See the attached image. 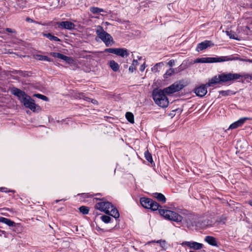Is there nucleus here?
I'll use <instances>...</instances> for the list:
<instances>
[{"instance_id":"1","label":"nucleus","mask_w":252,"mask_h":252,"mask_svg":"<svg viewBox=\"0 0 252 252\" xmlns=\"http://www.w3.org/2000/svg\"><path fill=\"white\" fill-rule=\"evenodd\" d=\"M12 93L18 97L19 99L26 107L29 108L32 111L34 112L36 107H39L34 103L33 99L20 89L14 88L12 90Z\"/></svg>"},{"instance_id":"2","label":"nucleus","mask_w":252,"mask_h":252,"mask_svg":"<svg viewBox=\"0 0 252 252\" xmlns=\"http://www.w3.org/2000/svg\"><path fill=\"white\" fill-rule=\"evenodd\" d=\"M100 202L97 203L95 205V208L104 212L106 214H108L117 219L119 218L120 214L118 210L115 208L110 202L106 201L104 198L99 199Z\"/></svg>"},{"instance_id":"3","label":"nucleus","mask_w":252,"mask_h":252,"mask_svg":"<svg viewBox=\"0 0 252 252\" xmlns=\"http://www.w3.org/2000/svg\"><path fill=\"white\" fill-rule=\"evenodd\" d=\"M152 95L155 103L159 106L166 107L168 105L169 101L163 90L158 89L154 90Z\"/></svg>"},{"instance_id":"4","label":"nucleus","mask_w":252,"mask_h":252,"mask_svg":"<svg viewBox=\"0 0 252 252\" xmlns=\"http://www.w3.org/2000/svg\"><path fill=\"white\" fill-rule=\"evenodd\" d=\"M96 33L97 36L100 38L108 47L114 44L113 38L111 35L104 31L103 28L100 26H98L96 29Z\"/></svg>"},{"instance_id":"5","label":"nucleus","mask_w":252,"mask_h":252,"mask_svg":"<svg viewBox=\"0 0 252 252\" xmlns=\"http://www.w3.org/2000/svg\"><path fill=\"white\" fill-rule=\"evenodd\" d=\"M159 213L165 219L176 222H181L183 217L177 213L168 210L159 209Z\"/></svg>"},{"instance_id":"6","label":"nucleus","mask_w":252,"mask_h":252,"mask_svg":"<svg viewBox=\"0 0 252 252\" xmlns=\"http://www.w3.org/2000/svg\"><path fill=\"white\" fill-rule=\"evenodd\" d=\"M242 77V76L239 73H222L220 74L221 83L233 82L234 81L239 79Z\"/></svg>"},{"instance_id":"7","label":"nucleus","mask_w":252,"mask_h":252,"mask_svg":"<svg viewBox=\"0 0 252 252\" xmlns=\"http://www.w3.org/2000/svg\"><path fill=\"white\" fill-rule=\"evenodd\" d=\"M184 87V86L179 82H175L170 86L166 87L163 89L164 92L166 94H171L175 92L180 91Z\"/></svg>"},{"instance_id":"8","label":"nucleus","mask_w":252,"mask_h":252,"mask_svg":"<svg viewBox=\"0 0 252 252\" xmlns=\"http://www.w3.org/2000/svg\"><path fill=\"white\" fill-rule=\"evenodd\" d=\"M191 225L195 226L198 228H204L212 225L211 222L208 219L203 220L202 219L194 218L191 222Z\"/></svg>"},{"instance_id":"9","label":"nucleus","mask_w":252,"mask_h":252,"mask_svg":"<svg viewBox=\"0 0 252 252\" xmlns=\"http://www.w3.org/2000/svg\"><path fill=\"white\" fill-rule=\"evenodd\" d=\"M57 25L59 28L64 29L68 30H74L75 27V25L73 23L68 21L57 22Z\"/></svg>"},{"instance_id":"10","label":"nucleus","mask_w":252,"mask_h":252,"mask_svg":"<svg viewBox=\"0 0 252 252\" xmlns=\"http://www.w3.org/2000/svg\"><path fill=\"white\" fill-rule=\"evenodd\" d=\"M208 87L207 84L202 85L194 89V92L195 94L199 97L204 96L207 93V87Z\"/></svg>"},{"instance_id":"11","label":"nucleus","mask_w":252,"mask_h":252,"mask_svg":"<svg viewBox=\"0 0 252 252\" xmlns=\"http://www.w3.org/2000/svg\"><path fill=\"white\" fill-rule=\"evenodd\" d=\"M214 60L213 63L223 62L226 61L238 60V58L232 57L230 56H221L219 57H213Z\"/></svg>"},{"instance_id":"12","label":"nucleus","mask_w":252,"mask_h":252,"mask_svg":"<svg viewBox=\"0 0 252 252\" xmlns=\"http://www.w3.org/2000/svg\"><path fill=\"white\" fill-rule=\"evenodd\" d=\"M183 244L185 245L190 249H192L195 250H200L203 247V245L202 244L196 242L186 241L184 242Z\"/></svg>"},{"instance_id":"13","label":"nucleus","mask_w":252,"mask_h":252,"mask_svg":"<svg viewBox=\"0 0 252 252\" xmlns=\"http://www.w3.org/2000/svg\"><path fill=\"white\" fill-rule=\"evenodd\" d=\"M213 45L214 44L211 41L205 40L198 44L196 50L197 51H201Z\"/></svg>"},{"instance_id":"14","label":"nucleus","mask_w":252,"mask_h":252,"mask_svg":"<svg viewBox=\"0 0 252 252\" xmlns=\"http://www.w3.org/2000/svg\"><path fill=\"white\" fill-rule=\"evenodd\" d=\"M248 118H243L240 119L236 122H235L233 124H232L229 127L228 129H235L239 126H242L244 123L246 122L247 120H248Z\"/></svg>"},{"instance_id":"15","label":"nucleus","mask_w":252,"mask_h":252,"mask_svg":"<svg viewBox=\"0 0 252 252\" xmlns=\"http://www.w3.org/2000/svg\"><path fill=\"white\" fill-rule=\"evenodd\" d=\"M152 199L143 197L140 199V203L144 208L150 209L151 205Z\"/></svg>"},{"instance_id":"16","label":"nucleus","mask_w":252,"mask_h":252,"mask_svg":"<svg viewBox=\"0 0 252 252\" xmlns=\"http://www.w3.org/2000/svg\"><path fill=\"white\" fill-rule=\"evenodd\" d=\"M0 222L7 224L9 226L16 227V223L7 218L0 217Z\"/></svg>"},{"instance_id":"17","label":"nucleus","mask_w":252,"mask_h":252,"mask_svg":"<svg viewBox=\"0 0 252 252\" xmlns=\"http://www.w3.org/2000/svg\"><path fill=\"white\" fill-rule=\"evenodd\" d=\"M221 81L220 79V74L218 76H215L210 79L209 82L207 84L208 87H211L213 84L221 83Z\"/></svg>"},{"instance_id":"18","label":"nucleus","mask_w":252,"mask_h":252,"mask_svg":"<svg viewBox=\"0 0 252 252\" xmlns=\"http://www.w3.org/2000/svg\"><path fill=\"white\" fill-rule=\"evenodd\" d=\"M116 55L122 57L128 56L127 50L124 48H116Z\"/></svg>"},{"instance_id":"19","label":"nucleus","mask_w":252,"mask_h":252,"mask_svg":"<svg viewBox=\"0 0 252 252\" xmlns=\"http://www.w3.org/2000/svg\"><path fill=\"white\" fill-rule=\"evenodd\" d=\"M213 60H214L213 57L202 58L197 59L195 63H212Z\"/></svg>"},{"instance_id":"20","label":"nucleus","mask_w":252,"mask_h":252,"mask_svg":"<svg viewBox=\"0 0 252 252\" xmlns=\"http://www.w3.org/2000/svg\"><path fill=\"white\" fill-rule=\"evenodd\" d=\"M154 197L156 198L158 201H161L162 203L166 202V198L161 193L156 192L153 194Z\"/></svg>"},{"instance_id":"21","label":"nucleus","mask_w":252,"mask_h":252,"mask_svg":"<svg viewBox=\"0 0 252 252\" xmlns=\"http://www.w3.org/2000/svg\"><path fill=\"white\" fill-rule=\"evenodd\" d=\"M205 241L212 246L217 245V242L214 237L212 236H207L205 238Z\"/></svg>"},{"instance_id":"22","label":"nucleus","mask_w":252,"mask_h":252,"mask_svg":"<svg viewBox=\"0 0 252 252\" xmlns=\"http://www.w3.org/2000/svg\"><path fill=\"white\" fill-rule=\"evenodd\" d=\"M109 65L114 71H117L119 69L118 63L113 60L110 61Z\"/></svg>"},{"instance_id":"23","label":"nucleus","mask_w":252,"mask_h":252,"mask_svg":"<svg viewBox=\"0 0 252 252\" xmlns=\"http://www.w3.org/2000/svg\"><path fill=\"white\" fill-rule=\"evenodd\" d=\"M61 59L64 61L66 63H67L68 64H71L74 63V60L72 58L65 56L64 55H62V57L61 58Z\"/></svg>"},{"instance_id":"24","label":"nucleus","mask_w":252,"mask_h":252,"mask_svg":"<svg viewBox=\"0 0 252 252\" xmlns=\"http://www.w3.org/2000/svg\"><path fill=\"white\" fill-rule=\"evenodd\" d=\"M43 35L49 39L50 40H54L56 41H60V39L58 37L52 35L51 33H43Z\"/></svg>"},{"instance_id":"25","label":"nucleus","mask_w":252,"mask_h":252,"mask_svg":"<svg viewBox=\"0 0 252 252\" xmlns=\"http://www.w3.org/2000/svg\"><path fill=\"white\" fill-rule=\"evenodd\" d=\"M126 117L127 121L130 123H134V116L131 112H126Z\"/></svg>"},{"instance_id":"26","label":"nucleus","mask_w":252,"mask_h":252,"mask_svg":"<svg viewBox=\"0 0 252 252\" xmlns=\"http://www.w3.org/2000/svg\"><path fill=\"white\" fill-rule=\"evenodd\" d=\"M150 209L156 211L158 209L159 205V204L156 201L152 200L151 205H150Z\"/></svg>"},{"instance_id":"27","label":"nucleus","mask_w":252,"mask_h":252,"mask_svg":"<svg viewBox=\"0 0 252 252\" xmlns=\"http://www.w3.org/2000/svg\"><path fill=\"white\" fill-rule=\"evenodd\" d=\"M163 65L164 64L162 62L157 63L152 68V71L155 72H158L159 71L158 68L162 67Z\"/></svg>"},{"instance_id":"28","label":"nucleus","mask_w":252,"mask_h":252,"mask_svg":"<svg viewBox=\"0 0 252 252\" xmlns=\"http://www.w3.org/2000/svg\"><path fill=\"white\" fill-rule=\"evenodd\" d=\"M35 59L39 61H45L48 62H50L51 61L50 59L48 57L39 55H37L35 56Z\"/></svg>"},{"instance_id":"29","label":"nucleus","mask_w":252,"mask_h":252,"mask_svg":"<svg viewBox=\"0 0 252 252\" xmlns=\"http://www.w3.org/2000/svg\"><path fill=\"white\" fill-rule=\"evenodd\" d=\"M174 69L172 68H170L168 69L166 73L164 74V77L165 78H167L169 76H171L173 73H174Z\"/></svg>"},{"instance_id":"30","label":"nucleus","mask_w":252,"mask_h":252,"mask_svg":"<svg viewBox=\"0 0 252 252\" xmlns=\"http://www.w3.org/2000/svg\"><path fill=\"white\" fill-rule=\"evenodd\" d=\"M145 158L150 162L152 163L153 162V158L152 157V155L147 150L145 152Z\"/></svg>"},{"instance_id":"31","label":"nucleus","mask_w":252,"mask_h":252,"mask_svg":"<svg viewBox=\"0 0 252 252\" xmlns=\"http://www.w3.org/2000/svg\"><path fill=\"white\" fill-rule=\"evenodd\" d=\"M80 212L83 214H88L89 213V208L86 206H81L79 208Z\"/></svg>"},{"instance_id":"32","label":"nucleus","mask_w":252,"mask_h":252,"mask_svg":"<svg viewBox=\"0 0 252 252\" xmlns=\"http://www.w3.org/2000/svg\"><path fill=\"white\" fill-rule=\"evenodd\" d=\"M33 96L36 97H38L40 99H41L43 100H45V101H48V98L44 95H42V94H34L33 95Z\"/></svg>"},{"instance_id":"33","label":"nucleus","mask_w":252,"mask_h":252,"mask_svg":"<svg viewBox=\"0 0 252 252\" xmlns=\"http://www.w3.org/2000/svg\"><path fill=\"white\" fill-rule=\"evenodd\" d=\"M101 220L105 223H108L111 220V218L109 216L103 215L101 217Z\"/></svg>"},{"instance_id":"34","label":"nucleus","mask_w":252,"mask_h":252,"mask_svg":"<svg viewBox=\"0 0 252 252\" xmlns=\"http://www.w3.org/2000/svg\"><path fill=\"white\" fill-rule=\"evenodd\" d=\"M116 48H107L105 49L104 52L116 54Z\"/></svg>"},{"instance_id":"35","label":"nucleus","mask_w":252,"mask_h":252,"mask_svg":"<svg viewBox=\"0 0 252 252\" xmlns=\"http://www.w3.org/2000/svg\"><path fill=\"white\" fill-rule=\"evenodd\" d=\"M90 10L94 14H97V13H99L98 7H91L90 8Z\"/></svg>"},{"instance_id":"36","label":"nucleus","mask_w":252,"mask_h":252,"mask_svg":"<svg viewBox=\"0 0 252 252\" xmlns=\"http://www.w3.org/2000/svg\"><path fill=\"white\" fill-rule=\"evenodd\" d=\"M78 97L80 98V99H83L86 101H89L90 100H91V98L88 97H86L84 95V94L83 93H80L79 94V96H78Z\"/></svg>"},{"instance_id":"37","label":"nucleus","mask_w":252,"mask_h":252,"mask_svg":"<svg viewBox=\"0 0 252 252\" xmlns=\"http://www.w3.org/2000/svg\"><path fill=\"white\" fill-rule=\"evenodd\" d=\"M230 91L227 90V91H221L219 92L220 94H221L222 96H227L229 95Z\"/></svg>"},{"instance_id":"38","label":"nucleus","mask_w":252,"mask_h":252,"mask_svg":"<svg viewBox=\"0 0 252 252\" xmlns=\"http://www.w3.org/2000/svg\"><path fill=\"white\" fill-rule=\"evenodd\" d=\"M51 55H52L53 57H54L55 58H59V59H61L63 55V54H62L61 53H56V52H53V53H51Z\"/></svg>"},{"instance_id":"39","label":"nucleus","mask_w":252,"mask_h":252,"mask_svg":"<svg viewBox=\"0 0 252 252\" xmlns=\"http://www.w3.org/2000/svg\"><path fill=\"white\" fill-rule=\"evenodd\" d=\"M226 34L228 36H229L230 38L237 39L235 36V34L231 32H226Z\"/></svg>"},{"instance_id":"40","label":"nucleus","mask_w":252,"mask_h":252,"mask_svg":"<svg viewBox=\"0 0 252 252\" xmlns=\"http://www.w3.org/2000/svg\"><path fill=\"white\" fill-rule=\"evenodd\" d=\"M174 63H175V62H174V60H170L167 64L170 66H173L174 65Z\"/></svg>"},{"instance_id":"41","label":"nucleus","mask_w":252,"mask_h":252,"mask_svg":"<svg viewBox=\"0 0 252 252\" xmlns=\"http://www.w3.org/2000/svg\"><path fill=\"white\" fill-rule=\"evenodd\" d=\"M135 70V67L133 66V65H130L129 67V71L130 72H133V71Z\"/></svg>"},{"instance_id":"42","label":"nucleus","mask_w":252,"mask_h":252,"mask_svg":"<svg viewBox=\"0 0 252 252\" xmlns=\"http://www.w3.org/2000/svg\"><path fill=\"white\" fill-rule=\"evenodd\" d=\"M138 61L136 60H133L131 65L135 67L136 66H137L138 65Z\"/></svg>"},{"instance_id":"43","label":"nucleus","mask_w":252,"mask_h":252,"mask_svg":"<svg viewBox=\"0 0 252 252\" xmlns=\"http://www.w3.org/2000/svg\"><path fill=\"white\" fill-rule=\"evenodd\" d=\"M5 30L7 32H11V33H15L16 32L14 30H13L12 29H11L10 28H6L5 29Z\"/></svg>"},{"instance_id":"44","label":"nucleus","mask_w":252,"mask_h":252,"mask_svg":"<svg viewBox=\"0 0 252 252\" xmlns=\"http://www.w3.org/2000/svg\"><path fill=\"white\" fill-rule=\"evenodd\" d=\"M145 68V64L143 63V64H142L140 66V70L141 71H143L144 70Z\"/></svg>"},{"instance_id":"45","label":"nucleus","mask_w":252,"mask_h":252,"mask_svg":"<svg viewBox=\"0 0 252 252\" xmlns=\"http://www.w3.org/2000/svg\"><path fill=\"white\" fill-rule=\"evenodd\" d=\"M99 13L100 12H105L104 9H102V8H99Z\"/></svg>"},{"instance_id":"46","label":"nucleus","mask_w":252,"mask_h":252,"mask_svg":"<svg viewBox=\"0 0 252 252\" xmlns=\"http://www.w3.org/2000/svg\"><path fill=\"white\" fill-rule=\"evenodd\" d=\"M91 101L93 103L95 104L97 102V101L94 99H92Z\"/></svg>"},{"instance_id":"47","label":"nucleus","mask_w":252,"mask_h":252,"mask_svg":"<svg viewBox=\"0 0 252 252\" xmlns=\"http://www.w3.org/2000/svg\"><path fill=\"white\" fill-rule=\"evenodd\" d=\"M6 189H5V188H1V190L2 191L7 192V190H6Z\"/></svg>"},{"instance_id":"48","label":"nucleus","mask_w":252,"mask_h":252,"mask_svg":"<svg viewBox=\"0 0 252 252\" xmlns=\"http://www.w3.org/2000/svg\"><path fill=\"white\" fill-rule=\"evenodd\" d=\"M26 20H27V21H29V22H30H30H32V19H31L30 18H27L26 19Z\"/></svg>"},{"instance_id":"49","label":"nucleus","mask_w":252,"mask_h":252,"mask_svg":"<svg viewBox=\"0 0 252 252\" xmlns=\"http://www.w3.org/2000/svg\"><path fill=\"white\" fill-rule=\"evenodd\" d=\"M250 249L251 251H252V244L251 245H250Z\"/></svg>"},{"instance_id":"50","label":"nucleus","mask_w":252,"mask_h":252,"mask_svg":"<svg viewBox=\"0 0 252 252\" xmlns=\"http://www.w3.org/2000/svg\"><path fill=\"white\" fill-rule=\"evenodd\" d=\"M0 232H1L3 234L5 233V232L4 231H3V230H0Z\"/></svg>"},{"instance_id":"51","label":"nucleus","mask_w":252,"mask_h":252,"mask_svg":"<svg viewBox=\"0 0 252 252\" xmlns=\"http://www.w3.org/2000/svg\"><path fill=\"white\" fill-rule=\"evenodd\" d=\"M249 204L252 206V201L249 202Z\"/></svg>"},{"instance_id":"52","label":"nucleus","mask_w":252,"mask_h":252,"mask_svg":"<svg viewBox=\"0 0 252 252\" xmlns=\"http://www.w3.org/2000/svg\"><path fill=\"white\" fill-rule=\"evenodd\" d=\"M97 229L98 230H101L99 227H98V228H97Z\"/></svg>"},{"instance_id":"53","label":"nucleus","mask_w":252,"mask_h":252,"mask_svg":"<svg viewBox=\"0 0 252 252\" xmlns=\"http://www.w3.org/2000/svg\"><path fill=\"white\" fill-rule=\"evenodd\" d=\"M95 199H96V200H98L99 199L98 198H95Z\"/></svg>"},{"instance_id":"54","label":"nucleus","mask_w":252,"mask_h":252,"mask_svg":"<svg viewBox=\"0 0 252 252\" xmlns=\"http://www.w3.org/2000/svg\"><path fill=\"white\" fill-rule=\"evenodd\" d=\"M162 243H163V244H165V241H163V242H162Z\"/></svg>"}]
</instances>
